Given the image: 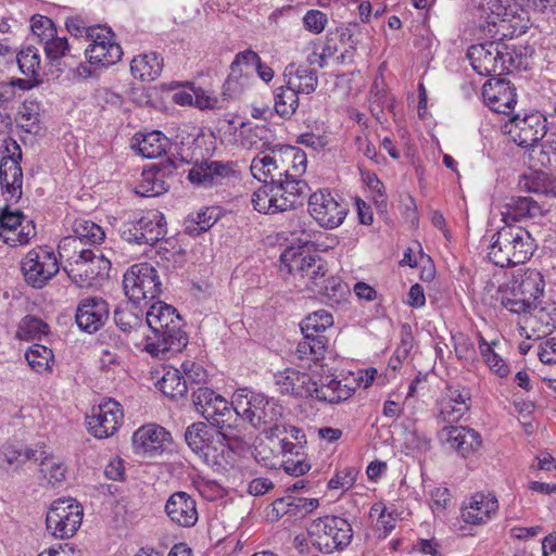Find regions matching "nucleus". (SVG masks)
I'll return each mask as SVG.
<instances>
[{"mask_svg": "<svg viewBox=\"0 0 556 556\" xmlns=\"http://www.w3.org/2000/svg\"><path fill=\"white\" fill-rule=\"evenodd\" d=\"M327 15L319 10H309L303 17V24L313 34H320L327 24Z\"/></svg>", "mask_w": 556, "mask_h": 556, "instance_id": "55", "label": "nucleus"}, {"mask_svg": "<svg viewBox=\"0 0 556 556\" xmlns=\"http://www.w3.org/2000/svg\"><path fill=\"white\" fill-rule=\"evenodd\" d=\"M442 443L455 451L462 457L477 452L482 440L478 431L463 426H444L438 433Z\"/></svg>", "mask_w": 556, "mask_h": 556, "instance_id": "19", "label": "nucleus"}, {"mask_svg": "<svg viewBox=\"0 0 556 556\" xmlns=\"http://www.w3.org/2000/svg\"><path fill=\"white\" fill-rule=\"evenodd\" d=\"M29 220L20 210L11 211L9 207H3L0 211V232L9 233L17 230L18 226Z\"/></svg>", "mask_w": 556, "mask_h": 556, "instance_id": "52", "label": "nucleus"}, {"mask_svg": "<svg viewBox=\"0 0 556 556\" xmlns=\"http://www.w3.org/2000/svg\"><path fill=\"white\" fill-rule=\"evenodd\" d=\"M265 177H269L274 181L275 194L279 199L278 206L283 212L302 205L303 200L308 195V185L306 181L299 179L300 176H293L286 172L273 173L271 168H267Z\"/></svg>", "mask_w": 556, "mask_h": 556, "instance_id": "16", "label": "nucleus"}, {"mask_svg": "<svg viewBox=\"0 0 556 556\" xmlns=\"http://www.w3.org/2000/svg\"><path fill=\"white\" fill-rule=\"evenodd\" d=\"M233 399L238 419L247 420L255 429L271 437L280 434L279 420L283 408L277 401L248 388L236 390Z\"/></svg>", "mask_w": 556, "mask_h": 556, "instance_id": "4", "label": "nucleus"}, {"mask_svg": "<svg viewBox=\"0 0 556 556\" xmlns=\"http://www.w3.org/2000/svg\"><path fill=\"white\" fill-rule=\"evenodd\" d=\"M357 476V470L354 467H348L341 471H338L333 478H331L328 482L329 489H339V488H351Z\"/></svg>", "mask_w": 556, "mask_h": 556, "instance_id": "58", "label": "nucleus"}, {"mask_svg": "<svg viewBox=\"0 0 556 556\" xmlns=\"http://www.w3.org/2000/svg\"><path fill=\"white\" fill-rule=\"evenodd\" d=\"M14 60L21 74L25 76L39 77L38 70L40 67V54L36 47L29 45L22 48L21 51L15 52Z\"/></svg>", "mask_w": 556, "mask_h": 556, "instance_id": "42", "label": "nucleus"}, {"mask_svg": "<svg viewBox=\"0 0 556 556\" xmlns=\"http://www.w3.org/2000/svg\"><path fill=\"white\" fill-rule=\"evenodd\" d=\"M314 292L327 298L330 302L340 303L341 300L345 298L349 290L348 286L343 283L340 278L330 276L328 278L325 277L324 281Z\"/></svg>", "mask_w": 556, "mask_h": 556, "instance_id": "46", "label": "nucleus"}, {"mask_svg": "<svg viewBox=\"0 0 556 556\" xmlns=\"http://www.w3.org/2000/svg\"><path fill=\"white\" fill-rule=\"evenodd\" d=\"M42 45L46 56L53 66H60L62 58L66 55L76 56L75 53L72 54V47L67 38L59 37L58 34L46 39Z\"/></svg>", "mask_w": 556, "mask_h": 556, "instance_id": "41", "label": "nucleus"}, {"mask_svg": "<svg viewBox=\"0 0 556 556\" xmlns=\"http://www.w3.org/2000/svg\"><path fill=\"white\" fill-rule=\"evenodd\" d=\"M439 406L440 408L437 414V419L442 424L457 422L464 414L469 410V406H457L448 400L441 401Z\"/></svg>", "mask_w": 556, "mask_h": 556, "instance_id": "51", "label": "nucleus"}, {"mask_svg": "<svg viewBox=\"0 0 556 556\" xmlns=\"http://www.w3.org/2000/svg\"><path fill=\"white\" fill-rule=\"evenodd\" d=\"M214 212L212 207L198 212L194 218L187 222L185 231L193 237L207 231L217 222V215Z\"/></svg>", "mask_w": 556, "mask_h": 556, "instance_id": "47", "label": "nucleus"}, {"mask_svg": "<svg viewBox=\"0 0 556 556\" xmlns=\"http://www.w3.org/2000/svg\"><path fill=\"white\" fill-rule=\"evenodd\" d=\"M85 58L90 65L109 67L121 61L123 50L119 45H88L84 50Z\"/></svg>", "mask_w": 556, "mask_h": 556, "instance_id": "36", "label": "nucleus"}, {"mask_svg": "<svg viewBox=\"0 0 556 556\" xmlns=\"http://www.w3.org/2000/svg\"><path fill=\"white\" fill-rule=\"evenodd\" d=\"M275 382L281 394L312 399V377L295 368H286L275 375Z\"/></svg>", "mask_w": 556, "mask_h": 556, "instance_id": "27", "label": "nucleus"}, {"mask_svg": "<svg viewBox=\"0 0 556 556\" xmlns=\"http://www.w3.org/2000/svg\"><path fill=\"white\" fill-rule=\"evenodd\" d=\"M192 403L197 413L217 429L223 445L235 451L243 444L233 397L228 402L214 390L199 387L192 392Z\"/></svg>", "mask_w": 556, "mask_h": 556, "instance_id": "1", "label": "nucleus"}, {"mask_svg": "<svg viewBox=\"0 0 556 556\" xmlns=\"http://www.w3.org/2000/svg\"><path fill=\"white\" fill-rule=\"evenodd\" d=\"M25 357L29 366L40 372L50 367V362L53 361V352L45 345L34 344L26 351Z\"/></svg>", "mask_w": 556, "mask_h": 556, "instance_id": "49", "label": "nucleus"}, {"mask_svg": "<svg viewBox=\"0 0 556 556\" xmlns=\"http://www.w3.org/2000/svg\"><path fill=\"white\" fill-rule=\"evenodd\" d=\"M177 168L176 162L172 157L151 165L141 174V181L137 187V194L141 197H157L169 189L167 178H169Z\"/></svg>", "mask_w": 556, "mask_h": 556, "instance_id": "18", "label": "nucleus"}, {"mask_svg": "<svg viewBox=\"0 0 556 556\" xmlns=\"http://www.w3.org/2000/svg\"><path fill=\"white\" fill-rule=\"evenodd\" d=\"M332 325V315L326 309H319L305 317L300 327L302 333L323 334Z\"/></svg>", "mask_w": 556, "mask_h": 556, "instance_id": "43", "label": "nucleus"}, {"mask_svg": "<svg viewBox=\"0 0 556 556\" xmlns=\"http://www.w3.org/2000/svg\"><path fill=\"white\" fill-rule=\"evenodd\" d=\"M126 296L134 303L154 300L162 293V282L156 269L149 263L132 265L124 275Z\"/></svg>", "mask_w": 556, "mask_h": 556, "instance_id": "10", "label": "nucleus"}, {"mask_svg": "<svg viewBox=\"0 0 556 556\" xmlns=\"http://www.w3.org/2000/svg\"><path fill=\"white\" fill-rule=\"evenodd\" d=\"M538 355L544 364H556V338H551L541 344Z\"/></svg>", "mask_w": 556, "mask_h": 556, "instance_id": "64", "label": "nucleus"}, {"mask_svg": "<svg viewBox=\"0 0 556 556\" xmlns=\"http://www.w3.org/2000/svg\"><path fill=\"white\" fill-rule=\"evenodd\" d=\"M536 318L542 325L556 329V303H547L540 307Z\"/></svg>", "mask_w": 556, "mask_h": 556, "instance_id": "63", "label": "nucleus"}, {"mask_svg": "<svg viewBox=\"0 0 556 556\" xmlns=\"http://www.w3.org/2000/svg\"><path fill=\"white\" fill-rule=\"evenodd\" d=\"M482 356L491 370L496 372L501 378L509 374L508 366L504 363L502 357L496 354L491 346L482 350Z\"/></svg>", "mask_w": 556, "mask_h": 556, "instance_id": "56", "label": "nucleus"}, {"mask_svg": "<svg viewBox=\"0 0 556 556\" xmlns=\"http://www.w3.org/2000/svg\"><path fill=\"white\" fill-rule=\"evenodd\" d=\"M504 129L516 144L528 148L538 144L545 137L547 118L538 111L522 117L519 114H511Z\"/></svg>", "mask_w": 556, "mask_h": 556, "instance_id": "15", "label": "nucleus"}, {"mask_svg": "<svg viewBox=\"0 0 556 556\" xmlns=\"http://www.w3.org/2000/svg\"><path fill=\"white\" fill-rule=\"evenodd\" d=\"M36 235V228L33 220H26L18 226L17 230L9 233L0 232V239L10 247H17L28 243L29 239Z\"/></svg>", "mask_w": 556, "mask_h": 556, "instance_id": "50", "label": "nucleus"}, {"mask_svg": "<svg viewBox=\"0 0 556 556\" xmlns=\"http://www.w3.org/2000/svg\"><path fill=\"white\" fill-rule=\"evenodd\" d=\"M482 96L486 105L494 112L510 115L517 103L516 88L505 78H496L484 84Z\"/></svg>", "mask_w": 556, "mask_h": 556, "instance_id": "20", "label": "nucleus"}, {"mask_svg": "<svg viewBox=\"0 0 556 556\" xmlns=\"http://www.w3.org/2000/svg\"><path fill=\"white\" fill-rule=\"evenodd\" d=\"M13 146L17 153L2 156L0 161V185L2 190L10 194L11 199L18 200L22 197L23 170L20 165L22 151L16 141Z\"/></svg>", "mask_w": 556, "mask_h": 556, "instance_id": "23", "label": "nucleus"}, {"mask_svg": "<svg viewBox=\"0 0 556 556\" xmlns=\"http://www.w3.org/2000/svg\"><path fill=\"white\" fill-rule=\"evenodd\" d=\"M279 261L281 273L299 278L313 292L328 273L327 262L317 254L305 253L302 247H288Z\"/></svg>", "mask_w": 556, "mask_h": 556, "instance_id": "7", "label": "nucleus"}, {"mask_svg": "<svg viewBox=\"0 0 556 556\" xmlns=\"http://www.w3.org/2000/svg\"><path fill=\"white\" fill-rule=\"evenodd\" d=\"M165 513L179 527H192L198 521L195 500L186 492L173 493L165 504Z\"/></svg>", "mask_w": 556, "mask_h": 556, "instance_id": "25", "label": "nucleus"}, {"mask_svg": "<svg viewBox=\"0 0 556 556\" xmlns=\"http://www.w3.org/2000/svg\"><path fill=\"white\" fill-rule=\"evenodd\" d=\"M535 249V240L529 230L507 224L493 235L488 256L494 265L508 267L527 262Z\"/></svg>", "mask_w": 556, "mask_h": 556, "instance_id": "5", "label": "nucleus"}, {"mask_svg": "<svg viewBox=\"0 0 556 556\" xmlns=\"http://www.w3.org/2000/svg\"><path fill=\"white\" fill-rule=\"evenodd\" d=\"M318 506L317 498H304L293 495H286L275 500L271 504L273 519L278 520L283 516L292 519H300L312 513Z\"/></svg>", "mask_w": 556, "mask_h": 556, "instance_id": "30", "label": "nucleus"}, {"mask_svg": "<svg viewBox=\"0 0 556 556\" xmlns=\"http://www.w3.org/2000/svg\"><path fill=\"white\" fill-rule=\"evenodd\" d=\"M63 258L67 263L63 270L79 288L92 287L109 277L111 262L98 249L67 251V256Z\"/></svg>", "mask_w": 556, "mask_h": 556, "instance_id": "6", "label": "nucleus"}, {"mask_svg": "<svg viewBox=\"0 0 556 556\" xmlns=\"http://www.w3.org/2000/svg\"><path fill=\"white\" fill-rule=\"evenodd\" d=\"M163 70V59L155 52L139 54L130 63V72L142 81L156 79Z\"/></svg>", "mask_w": 556, "mask_h": 556, "instance_id": "33", "label": "nucleus"}, {"mask_svg": "<svg viewBox=\"0 0 556 556\" xmlns=\"http://www.w3.org/2000/svg\"><path fill=\"white\" fill-rule=\"evenodd\" d=\"M541 214V206L532 198L511 197L506 203L503 220L507 225L509 222H519L523 218H532Z\"/></svg>", "mask_w": 556, "mask_h": 556, "instance_id": "34", "label": "nucleus"}, {"mask_svg": "<svg viewBox=\"0 0 556 556\" xmlns=\"http://www.w3.org/2000/svg\"><path fill=\"white\" fill-rule=\"evenodd\" d=\"M146 323L152 336H146L144 351L152 356L164 357L167 352H180L187 345L184 321L174 306L161 301L152 304Z\"/></svg>", "mask_w": 556, "mask_h": 556, "instance_id": "2", "label": "nucleus"}, {"mask_svg": "<svg viewBox=\"0 0 556 556\" xmlns=\"http://www.w3.org/2000/svg\"><path fill=\"white\" fill-rule=\"evenodd\" d=\"M545 281L538 269H519L498 288L500 302L513 314L527 315L535 311L544 294Z\"/></svg>", "mask_w": 556, "mask_h": 556, "instance_id": "3", "label": "nucleus"}, {"mask_svg": "<svg viewBox=\"0 0 556 556\" xmlns=\"http://www.w3.org/2000/svg\"><path fill=\"white\" fill-rule=\"evenodd\" d=\"M299 106V92L286 83L275 91V111L283 117L290 118Z\"/></svg>", "mask_w": 556, "mask_h": 556, "instance_id": "39", "label": "nucleus"}, {"mask_svg": "<svg viewBox=\"0 0 556 556\" xmlns=\"http://www.w3.org/2000/svg\"><path fill=\"white\" fill-rule=\"evenodd\" d=\"M184 369V380H187V386L189 383L191 384H200L202 382L206 381L207 374L206 370L201 366L200 364L195 363H184L182 364Z\"/></svg>", "mask_w": 556, "mask_h": 556, "instance_id": "59", "label": "nucleus"}, {"mask_svg": "<svg viewBox=\"0 0 556 556\" xmlns=\"http://www.w3.org/2000/svg\"><path fill=\"white\" fill-rule=\"evenodd\" d=\"M170 433L159 425H146L132 434L135 452L142 456L153 457L165 450L169 442Z\"/></svg>", "mask_w": 556, "mask_h": 556, "instance_id": "22", "label": "nucleus"}, {"mask_svg": "<svg viewBox=\"0 0 556 556\" xmlns=\"http://www.w3.org/2000/svg\"><path fill=\"white\" fill-rule=\"evenodd\" d=\"M264 181L265 184L252 194L251 203L253 208L263 214H275L283 212V210L278 206L279 199L275 194L276 189L274 188V181L271 179L269 181L265 179Z\"/></svg>", "mask_w": 556, "mask_h": 556, "instance_id": "38", "label": "nucleus"}, {"mask_svg": "<svg viewBox=\"0 0 556 556\" xmlns=\"http://www.w3.org/2000/svg\"><path fill=\"white\" fill-rule=\"evenodd\" d=\"M283 77L290 88H294L299 93L309 94L316 90L318 84L316 70L305 64H288Z\"/></svg>", "mask_w": 556, "mask_h": 556, "instance_id": "32", "label": "nucleus"}, {"mask_svg": "<svg viewBox=\"0 0 556 556\" xmlns=\"http://www.w3.org/2000/svg\"><path fill=\"white\" fill-rule=\"evenodd\" d=\"M89 45H118L115 41V34L108 26L91 25V30L88 33Z\"/></svg>", "mask_w": 556, "mask_h": 556, "instance_id": "54", "label": "nucleus"}, {"mask_svg": "<svg viewBox=\"0 0 556 556\" xmlns=\"http://www.w3.org/2000/svg\"><path fill=\"white\" fill-rule=\"evenodd\" d=\"M109 304L102 298H88L80 301L76 309V324L87 333H96L109 318Z\"/></svg>", "mask_w": 556, "mask_h": 556, "instance_id": "21", "label": "nucleus"}, {"mask_svg": "<svg viewBox=\"0 0 556 556\" xmlns=\"http://www.w3.org/2000/svg\"><path fill=\"white\" fill-rule=\"evenodd\" d=\"M104 231L102 228L90 220L79 223L75 228V236L63 238L59 245L58 252L61 258L67 256V251L77 252L84 249V241L91 244H100L104 240Z\"/></svg>", "mask_w": 556, "mask_h": 556, "instance_id": "26", "label": "nucleus"}, {"mask_svg": "<svg viewBox=\"0 0 556 556\" xmlns=\"http://www.w3.org/2000/svg\"><path fill=\"white\" fill-rule=\"evenodd\" d=\"M532 149L529 152V159L533 163L532 166H541L543 168L552 167V159L549 155V143L541 146H531Z\"/></svg>", "mask_w": 556, "mask_h": 556, "instance_id": "57", "label": "nucleus"}, {"mask_svg": "<svg viewBox=\"0 0 556 556\" xmlns=\"http://www.w3.org/2000/svg\"><path fill=\"white\" fill-rule=\"evenodd\" d=\"M66 30L76 39L85 38L87 40L91 26L79 15L72 16L65 21Z\"/></svg>", "mask_w": 556, "mask_h": 556, "instance_id": "61", "label": "nucleus"}, {"mask_svg": "<svg viewBox=\"0 0 556 556\" xmlns=\"http://www.w3.org/2000/svg\"><path fill=\"white\" fill-rule=\"evenodd\" d=\"M251 76L242 70L230 67V74L223 85V96L226 99H235L241 96L249 86Z\"/></svg>", "mask_w": 556, "mask_h": 556, "instance_id": "45", "label": "nucleus"}, {"mask_svg": "<svg viewBox=\"0 0 556 556\" xmlns=\"http://www.w3.org/2000/svg\"><path fill=\"white\" fill-rule=\"evenodd\" d=\"M113 318L118 329L125 333L137 331L143 326L141 316L134 312L128 304L117 306L114 309Z\"/></svg>", "mask_w": 556, "mask_h": 556, "instance_id": "44", "label": "nucleus"}, {"mask_svg": "<svg viewBox=\"0 0 556 556\" xmlns=\"http://www.w3.org/2000/svg\"><path fill=\"white\" fill-rule=\"evenodd\" d=\"M161 392L173 400L184 397L188 392L187 380L176 368L167 370L157 382Z\"/></svg>", "mask_w": 556, "mask_h": 556, "instance_id": "40", "label": "nucleus"}, {"mask_svg": "<svg viewBox=\"0 0 556 556\" xmlns=\"http://www.w3.org/2000/svg\"><path fill=\"white\" fill-rule=\"evenodd\" d=\"M83 516V507L76 500L58 498L47 513V530L59 539L71 538L79 529Z\"/></svg>", "mask_w": 556, "mask_h": 556, "instance_id": "11", "label": "nucleus"}, {"mask_svg": "<svg viewBox=\"0 0 556 556\" xmlns=\"http://www.w3.org/2000/svg\"><path fill=\"white\" fill-rule=\"evenodd\" d=\"M498 508L497 500L492 494L476 493L468 506L462 509V518L466 523L483 525L491 519Z\"/></svg>", "mask_w": 556, "mask_h": 556, "instance_id": "31", "label": "nucleus"}, {"mask_svg": "<svg viewBox=\"0 0 556 556\" xmlns=\"http://www.w3.org/2000/svg\"><path fill=\"white\" fill-rule=\"evenodd\" d=\"M31 31L43 43L46 39L56 34V28L51 18L43 15H34L31 17Z\"/></svg>", "mask_w": 556, "mask_h": 556, "instance_id": "53", "label": "nucleus"}, {"mask_svg": "<svg viewBox=\"0 0 556 556\" xmlns=\"http://www.w3.org/2000/svg\"><path fill=\"white\" fill-rule=\"evenodd\" d=\"M328 346V338L324 334H312L309 338V352L308 359L313 362H318L324 358L325 352Z\"/></svg>", "mask_w": 556, "mask_h": 556, "instance_id": "62", "label": "nucleus"}, {"mask_svg": "<svg viewBox=\"0 0 556 556\" xmlns=\"http://www.w3.org/2000/svg\"><path fill=\"white\" fill-rule=\"evenodd\" d=\"M467 58L479 75L491 76L501 67L498 62L503 59V53L498 50L497 42L485 41L470 46L467 50Z\"/></svg>", "mask_w": 556, "mask_h": 556, "instance_id": "24", "label": "nucleus"}, {"mask_svg": "<svg viewBox=\"0 0 556 556\" xmlns=\"http://www.w3.org/2000/svg\"><path fill=\"white\" fill-rule=\"evenodd\" d=\"M309 533L316 536L314 545L327 554L344 548L353 538L352 526L339 516L317 518L312 523Z\"/></svg>", "mask_w": 556, "mask_h": 556, "instance_id": "8", "label": "nucleus"}, {"mask_svg": "<svg viewBox=\"0 0 556 556\" xmlns=\"http://www.w3.org/2000/svg\"><path fill=\"white\" fill-rule=\"evenodd\" d=\"M185 440L188 446L198 455L208 462L210 443L213 440L208 426L203 421H197L187 427Z\"/></svg>", "mask_w": 556, "mask_h": 556, "instance_id": "35", "label": "nucleus"}, {"mask_svg": "<svg viewBox=\"0 0 556 556\" xmlns=\"http://www.w3.org/2000/svg\"><path fill=\"white\" fill-rule=\"evenodd\" d=\"M25 281L33 288H42L59 270L54 252L48 247L30 250L21 261Z\"/></svg>", "mask_w": 556, "mask_h": 556, "instance_id": "13", "label": "nucleus"}, {"mask_svg": "<svg viewBox=\"0 0 556 556\" xmlns=\"http://www.w3.org/2000/svg\"><path fill=\"white\" fill-rule=\"evenodd\" d=\"M308 212L321 227L334 229L344 222L349 207L342 198L321 189L308 197Z\"/></svg>", "mask_w": 556, "mask_h": 556, "instance_id": "14", "label": "nucleus"}, {"mask_svg": "<svg viewBox=\"0 0 556 556\" xmlns=\"http://www.w3.org/2000/svg\"><path fill=\"white\" fill-rule=\"evenodd\" d=\"M312 393L319 402L338 404L350 399L354 389L332 376H320L318 381L312 379Z\"/></svg>", "mask_w": 556, "mask_h": 556, "instance_id": "28", "label": "nucleus"}, {"mask_svg": "<svg viewBox=\"0 0 556 556\" xmlns=\"http://www.w3.org/2000/svg\"><path fill=\"white\" fill-rule=\"evenodd\" d=\"M49 326L40 318L27 315L25 316L20 326L17 334L22 340L40 339L42 334H47Z\"/></svg>", "mask_w": 556, "mask_h": 556, "instance_id": "48", "label": "nucleus"}, {"mask_svg": "<svg viewBox=\"0 0 556 556\" xmlns=\"http://www.w3.org/2000/svg\"><path fill=\"white\" fill-rule=\"evenodd\" d=\"M306 153L300 148L285 146L276 148L274 155L255 156L251 163V172L256 177L255 172H262L265 175L267 168L273 173L286 172L293 176H301L306 168Z\"/></svg>", "mask_w": 556, "mask_h": 556, "instance_id": "12", "label": "nucleus"}, {"mask_svg": "<svg viewBox=\"0 0 556 556\" xmlns=\"http://www.w3.org/2000/svg\"><path fill=\"white\" fill-rule=\"evenodd\" d=\"M283 469L291 476H302L311 469V464L306 460L304 453L299 457H288L283 460Z\"/></svg>", "mask_w": 556, "mask_h": 556, "instance_id": "60", "label": "nucleus"}, {"mask_svg": "<svg viewBox=\"0 0 556 556\" xmlns=\"http://www.w3.org/2000/svg\"><path fill=\"white\" fill-rule=\"evenodd\" d=\"M165 216L159 211H150L139 219L124 222L118 232L128 243L153 247L167 232Z\"/></svg>", "mask_w": 556, "mask_h": 556, "instance_id": "9", "label": "nucleus"}, {"mask_svg": "<svg viewBox=\"0 0 556 556\" xmlns=\"http://www.w3.org/2000/svg\"><path fill=\"white\" fill-rule=\"evenodd\" d=\"M137 143L132 147L146 159H156L166 154L170 146L169 139L159 130L142 135L141 139L135 137Z\"/></svg>", "mask_w": 556, "mask_h": 556, "instance_id": "37", "label": "nucleus"}, {"mask_svg": "<svg viewBox=\"0 0 556 556\" xmlns=\"http://www.w3.org/2000/svg\"><path fill=\"white\" fill-rule=\"evenodd\" d=\"M124 414L119 403L109 399L98 407L92 408V415L86 417L88 431L97 439L113 435L118 429Z\"/></svg>", "mask_w": 556, "mask_h": 556, "instance_id": "17", "label": "nucleus"}, {"mask_svg": "<svg viewBox=\"0 0 556 556\" xmlns=\"http://www.w3.org/2000/svg\"><path fill=\"white\" fill-rule=\"evenodd\" d=\"M232 173L231 162L204 161L189 170L188 179L192 184L215 186Z\"/></svg>", "mask_w": 556, "mask_h": 556, "instance_id": "29", "label": "nucleus"}]
</instances>
